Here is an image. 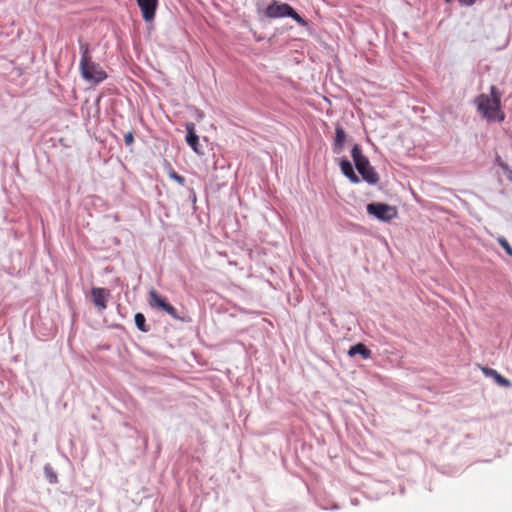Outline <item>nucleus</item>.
Here are the masks:
<instances>
[{
	"instance_id": "nucleus-22",
	"label": "nucleus",
	"mask_w": 512,
	"mask_h": 512,
	"mask_svg": "<svg viewBox=\"0 0 512 512\" xmlns=\"http://www.w3.org/2000/svg\"><path fill=\"white\" fill-rule=\"evenodd\" d=\"M504 173H505L507 179L512 182V169H510V167H509L508 170L504 171Z\"/></svg>"
},
{
	"instance_id": "nucleus-12",
	"label": "nucleus",
	"mask_w": 512,
	"mask_h": 512,
	"mask_svg": "<svg viewBox=\"0 0 512 512\" xmlns=\"http://www.w3.org/2000/svg\"><path fill=\"white\" fill-rule=\"evenodd\" d=\"M357 354L361 355L363 359H369L372 353L363 343H357L349 348L348 355L353 357Z\"/></svg>"
},
{
	"instance_id": "nucleus-24",
	"label": "nucleus",
	"mask_w": 512,
	"mask_h": 512,
	"mask_svg": "<svg viewBox=\"0 0 512 512\" xmlns=\"http://www.w3.org/2000/svg\"><path fill=\"white\" fill-rule=\"evenodd\" d=\"M446 2H451L452 0H445Z\"/></svg>"
},
{
	"instance_id": "nucleus-7",
	"label": "nucleus",
	"mask_w": 512,
	"mask_h": 512,
	"mask_svg": "<svg viewBox=\"0 0 512 512\" xmlns=\"http://www.w3.org/2000/svg\"><path fill=\"white\" fill-rule=\"evenodd\" d=\"M142 17L146 22H151L155 18L156 9L158 7V0H136Z\"/></svg>"
},
{
	"instance_id": "nucleus-6",
	"label": "nucleus",
	"mask_w": 512,
	"mask_h": 512,
	"mask_svg": "<svg viewBox=\"0 0 512 512\" xmlns=\"http://www.w3.org/2000/svg\"><path fill=\"white\" fill-rule=\"evenodd\" d=\"M355 167L361 175L362 179L368 184L374 185L379 181V176L371 166L368 158L358 163V166Z\"/></svg>"
},
{
	"instance_id": "nucleus-15",
	"label": "nucleus",
	"mask_w": 512,
	"mask_h": 512,
	"mask_svg": "<svg viewBox=\"0 0 512 512\" xmlns=\"http://www.w3.org/2000/svg\"><path fill=\"white\" fill-rule=\"evenodd\" d=\"M134 322H135L136 327L141 332H148V331H150V326L146 324V318H145L144 314H142L140 312L136 313L135 316H134Z\"/></svg>"
},
{
	"instance_id": "nucleus-1",
	"label": "nucleus",
	"mask_w": 512,
	"mask_h": 512,
	"mask_svg": "<svg viewBox=\"0 0 512 512\" xmlns=\"http://www.w3.org/2000/svg\"><path fill=\"white\" fill-rule=\"evenodd\" d=\"M78 43L81 54L79 70L82 78L93 84L103 82L107 78V74L99 64L92 60L89 44L84 42L82 38L78 39Z\"/></svg>"
},
{
	"instance_id": "nucleus-8",
	"label": "nucleus",
	"mask_w": 512,
	"mask_h": 512,
	"mask_svg": "<svg viewBox=\"0 0 512 512\" xmlns=\"http://www.w3.org/2000/svg\"><path fill=\"white\" fill-rule=\"evenodd\" d=\"M110 295V292L109 290L107 289H104V288H92L91 290V296H92V300H93V303L94 305L99 309V310H104L106 309L107 307V298L109 297Z\"/></svg>"
},
{
	"instance_id": "nucleus-10",
	"label": "nucleus",
	"mask_w": 512,
	"mask_h": 512,
	"mask_svg": "<svg viewBox=\"0 0 512 512\" xmlns=\"http://www.w3.org/2000/svg\"><path fill=\"white\" fill-rule=\"evenodd\" d=\"M186 142L187 144L193 149L194 152L197 154H201V151L199 149V137L196 134L195 131V125L193 123H187L186 124Z\"/></svg>"
},
{
	"instance_id": "nucleus-3",
	"label": "nucleus",
	"mask_w": 512,
	"mask_h": 512,
	"mask_svg": "<svg viewBox=\"0 0 512 512\" xmlns=\"http://www.w3.org/2000/svg\"><path fill=\"white\" fill-rule=\"evenodd\" d=\"M264 14L267 18L271 19L290 17L302 27H307L309 25L308 21L300 16L291 5L277 0L271 1V3L266 7Z\"/></svg>"
},
{
	"instance_id": "nucleus-11",
	"label": "nucleus",
	"mask_w": 512,
	"mask_h": 512,
	"mask_svg": "<svg viewBox=\"0 0 512 512\" xmlns=\"http://www.w3.org/2000/svg\"><path fill=\"white\" fill-rule=\"evenodd\" d=\"M340 168H341V171L342 173L352 182V183H359L360 182V179L359 177L356 175V173L354 172V168H353V165L352 163L346 159V158H343L341 159L340 161Z\"/></svg>"
},
{
	"instance_id": "nucleus-17",
	"label": "nucleus",
	"mask_w": 512,
	"mask_h": 512,
	"mask_svg": "<svg viewBox=\"0 0 512 512\" xmlns=\"http://www.w3.org/2000/svg\"><path fill=\"white\" fill-rule=\"evenodd\" d=\"M498 243L503 247L509 256L512 257V247L504 237H498Z\"/></svg>"
},
{
	"instance_id": "nucleus-2",
	"label": "nucleus",
	"mask_w": 512,
	"mask_h": 512,
	"mask_svg": "<svg viewBox=\"0 0 512 512\" xmlns=\"http://www.w3.org/2000/svg\"><path fill=\"white\" fill-rule=\"evenodd\" d=\"M478 112L488 121L502 122L504 114L501 112V95L496 86L490 87V95L480 94L474 100Z\"/></svg>"
},
{
	"instance_id": "nucleus-14",
	"label": "nucleus",
	"mask_w": 512,
	"mask_h": 512,
	"mask_svg": "<svg viewBox=\"0 0 512 512\" xmlns=\"http://www.w3.org/2000/svg\"><path fill=\"white\" fill-rule=\"evenodd\" d=\"M351 157L353 159L355 166H358V163L367 159V157L363 155L362 149L359 144L353 145V147L351 149Z\"/></svg>"
},
{
	"instance_id": "nucleus-9",
	"label": "nucleus",
	"mask_w": 512,
	"mask_h": 512,
	"mask_svg": "<svg viewBox=\"0 0 512 512\" xmlns=\"http://www.w3.org/2000/svg\"><path fill=\"white\" fill-rule=\"evenodd\" d=\"M347 134L342 126L337 125L335 128V138L332 144V151L334 154H341L344 150Z\"/></svg>"
},
{
	"instance_id": "nucleus-23",
	"label": "nucleus",
	"mask_w": 512,
	"mask_h": 512,
	"mask_svg": "<svg viewBox=\"0 0 512 512\" xmlns=\"http://www.w3.org/2000/svg\"><path fill=\"white\" fill-rule=\"evenodd\" d=\"M191 194H192L191 200L193 201V203H195L196 202V194L193 190L191 191Z\"/></svg>"
},
{
	"instance_id": "nucleus-5",
	"label": "nucleus",
	"mask_w": 512,
	"mask_h": 512,
	"mask_svg": "<svg viewBox=\"0 0 512 512\" xmlns=\"http://www.w3.org/2000/svg\"><path fill=\"white\" fill-rule=\"evenodd\" d=\"M148 303L151 307L161 309L168 313L173 319L184 321L185 318L181 317L176 308L166 301L157 291L151 290L149 292Z\"/></svg>"
},
{
	"instance_id": "nucleus-4",
	"label": "nucleus",
	"mask_w": 512,
	"mask_h": 512,
	"mask_svg": "<svg viewBox=\"0 0 512 512\" xmlns=\"http://www.w3.org/2000/svg\"><path fill=\"white\" fill-rule=\"evenodd\" d=\"M367 212L384 222H389L397 216L396 208L385 203H370L367 205Z\"/></svg>"
},
{
	"instance_id": "nucleus-20",
	"label": "nucleus",
	"mask_w": 512,
	"mask_h": 512,
	"mask_svg": "<svg viewBox=\"0 0 512 512\" xmlns=\"http://www.w3.org/2000/svg\"><path fill=\"white\" fill-rule=\"evenodd\" d=\"M496 163L499 167L502 168L503 171H506L509 168V166L501 159L500 156L496 157Z\"/></svg>"
},
{
	"instance_id": "nucleus-13",
	"label": "nucleus",
	"mask_w": 512,
	"mask_h": 512,
	"mask_svg": "<svg viewBox=\"0 0 512 512\" xmlns=\"http://www.w3.org/2000/svg\"><path fill=\"white\" fill-rule=\"evenodd\" d=\"M483 372L485 373V375L492 377L498 385L502 387L511 386V382L507 378L500 375L496 370L492 368H484Z\"/></svg>"
},
{
	"instance_id": "nucleus-19",
	"label": "nucleus",
	"mask_w": 512,
	"mask_h": 512,
	"mask_svg": "<svg viewBox=\"0 0 512 512\" xmlns=\"http://www.w3.org/2000/svg\"><path fill=\"white\" fill-rule=\"evenodd\" d=\"M124 142L127 146H131L134 142V136L132 132H128L124 135Z\"/></svg>"
},
{
	"instance_id": "nucleus-21",
	"label": "nucleus",
	"mask_w": 512,
	"mask_h": 512,
	"mask_svg": "<svg viewBox=\"0 0 512 512\" xmlns=\"http://www.w3.org/2000/svg\"><path fill=\"white\" fill-rule=\"evenodd\" d=\"M460 4L470 6L475 3V0H458Z\"/></svg>"
},
{
	"instance_id": "nucleus-16",
	"label": "nucleus",
	"mask_w": 512,
	"mask_h": 512,
	"mask_svg": "<svg viewBox=\"0 0 512 512\" xmlns=\"http://www.w3.org/2000/svg\"><path fill=\"white\" fill-rule=\"evenodd\" d=\"M44 472H45V475L50 483L57 482V475L49 465H46L44 467Z\"/></svg>"
},
{
	"instance_id": "nucleus-18",
	"label": "nucleus",
	"mask_w": 512,
	"mask_h": 512,
	"mask_svg": "<svg viewBox=\"0 0 512 512\" xmlns=\"http://www.w3.org/2000/svg\"><path fill=\"white\" fill-rule=\"evenodd\" d=\"M169 177L173 180H175L177 183H179L181 186H184L185 185V178L181 175H179L178 173H176L174 170H172L170 173H169Z\"/></svg>"
}]
</instances>
